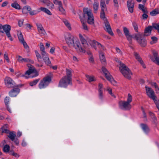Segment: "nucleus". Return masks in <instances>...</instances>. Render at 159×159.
<instances>
[{
  "instance_id": "obj_1",
  "label": "nucleus",
  "mask_w": 159,
  "mask_h": 159,
  "mask_svg": "<svg viewBox=\"0 0 159 159\" xmlns=\"http://www.w3.org/2000/svg\"><path fill=\"white\" fill-rule=\"evenodd\" d=\"M65 39L66 43L69 47H74L78 52H85L84 49L81 47L79 40L74 41V37L70 34H68L65 36Z\"/></svg>"
},
{
  "instance_id": "obj_2",
  "label": "nucleus",
  "mask_w": 159,
  "mask_h": 159,
  "mask_svg": "<svg viewBox=\"0 0 159 159\" xmlns=\"http://www.w3.org/2000/svg\"><path fill=\"white\" fill-rule=\"evenodd\" d=\"M119 63L120 66L119 68L121 72L125 77L129 79H130L131 75H132L131 70L122 62L120 61Z\"/></svg>"
},
{
  "instance_id": "obj_3",
  "label": "nucleus",
  "mask_w": 159,
  "mask_h": 159,
  "mask_svg": "<svg viewBox=\"0 0 159 159\" xmlns=\"http://www.w3.org/2000/svg\"><path fill=\"white\" fill-rule=\"evenodd\" d=\"M132 96L129 93L128 94L127 101H122L119 103L120 107L121 109L125 110H129L131 108L130 103L132 102Z\"/></svg>"
},
{
  "instance_id": "obj_4",
  "label": "nucleus",
  "mask_w": 159,
  "mask_h": 159,
  "mask_svg": "<svg viewBox=\"0 0 159 159\" xmlns=\"http://www.w3.org/2000/svg\"><path fill=\"white\" fill-rule=\"evenodd\" d=\"M100 17L104 21L105 27V28H104L105 30L111 35H113L114 34L112 31L110 24L105 16L104 10L103 9L101 10Z\"/></svg>"
},
{
  "instance_id": "obj_5",
  "label": "nucleus",
  "mask_w": 159,
  "mask_h": 159,
  "mask_svg": "<svg viewBox=\"0 0 159 159\" xmlns=\"http://www.w3.org/2000/svg\"><path fill=\"white\" fill-rule=\"evenodd\" d=\"M133 39L137 41L141 47H144L146 46L147 41L143 33H139L135 34Z\"/></svg>"
},
{
  "instance_id": "obj_6",
  "label": "nucleus",
  "mask_w": 159,
  "mask_h": 159,
  "mask_svg": "<svg viewBox=\"0 0 159 159\" xmlns=\"http://www.w3.org/2000/svg\"><path fill=\"white\" fill-rule=\"evenodd\" d=\"M29 64L28 66L29 67V69L26 71L25 75H24L23 76H25L26 78H28V77H27L26 75L29 76L31 74H32V75L30 76V77L31 78L35 77L38 76L39 75L38 73L34 67L32 65H30L31 66L29 67Z\"/></svg>"
},
{
  "instance_id": "obj_7",
  "label": "nucleus",
  "mask_w": 159,
  "mask_h": 159,
  "mask_svg": "<svg viewBox=\"0 0 159 159\" xmlns=\"http://www.w3.org/2000/svg\"><path fill=\"white\" fill-rule=\"evenodd\" d=\"M69 84H72V78L65 76L59 81L58 86L60 87L66 88Z\"/></svg>"
},
{
  "instance_id": "obj_8",
  "label": "nucleus",
  "mask_w": 159,
  "mask_h": 159,
  "mask_svg": "<svg viewBox=\"0 0 159 159\" xmlns=\"http://www.w3.org/2000/svg\"><path fill=\"white\" fill-rule=\"evenodd\" d=\"M84 17L85 15H87L88 16V19L87 20V22L90 25H93L94 24V20L93 14L91 12L88 11L87 8H84L83 9Z\"/></svg>"
},
{
  "instance_id": "obj_9",
  "label": "nucleus",
  "mask_w": 159,
  "mask_h": 159,
  "mask_svg": "<svg viewBox=\"0 0 159 159\" xmlns=\"http://www.w3.org/2000/svg\"><path fill=\"white\" fill-rule=\"evenodd\" d=\"M51 80V77L49 76L44 78L39 84V88L40 89H42L46 87L48 85Z\"/></svg>"
},
{
  "instance_id": "obj_10",
  "label": "nucleus",
  "mask_w": 159,
  "mask_h": 159,
  "mask_svg": "<svg viewBox=\"0 0 159 159\" xmlns=\"http://www.w3.org/2000/svg\"><path fill=\"white\" fill-rule=\"evenodd\" d=\"M22 86L21 84H19L17 85H15L13 88V89H11L9 93V96L11 97H16L20 93V89L19 87H21Z\"/></svg>"
},
{
  "instance_id": "obj_11",
  "label": "nucleus",
  "mask_w": 159,
  "mask_h": 159,
  "mask_svg": "<svg viewBox=\"0 0 159 159\" xmlns=\"http://www.w3.org/2000/svg\"><path fill=\"white\" fill-rule=\"evenodd\" d=\"M102 72L105 74L106 78L108 80L110 81L112 84H113L114 83L116 82L113 79L112 76L110 75L107 70L104 67H102Z\"/></svg>"
},
{
  "instance_id": "obj_12",
  "label": "nucleus",
  "mask_w": 159,
  "mask_h": 159,
  "mask_svg": "<svg viewBox=\"0 0 159 159\" xmlns=\"http://www.w3.org/2000/svg\"><path fill=\"white\" fill-rule=\"evenodd\" d=\"M2 29L3 31L5 32L7 36L11 41L13 40V39L11 36L10 33L11 30V27L9 25H2Z\"/></svg>"
},
{
  "instance_id": "obj_13",
  "label": "nucleus",
  "mask_w": 159,
  "mask_h": 159,
  "mask_svg": "<svg viewBox=\"0 0 159 159\" xmlns=\"http://www.w3.org/2000/svg\"><path fill=\"white\" fill-rule=\"evenodd\" d=\"M17 61L20 63H30L33 64L34 61L29 58H23L21 56L18 55L16 57Z\"/></svg>"
},
{
  "instance_id": "obj_14",
  "label": "nucleus",
  "mask_w": 159,
  "mask_h": 159,
  "mask_svg": "<svg viewBox=\"0 0 159 159\" xmlns=\"http://www.w3.org/2000/svg\"><path fill=\"white\" fill-rule=\"evenodd\" d=\"M123 31L124 34L129 42V43L130 44L132 43V38H133V37H134L135 34H133L132 35H130L129 30L127 28L125 27H123Z\"/></svg>"
},
{
  "instance_id": "obj_15",
  "label": "nucleus",
  "mask_w": 159,
  "mask_h": 159,
  "mask_svg": "<svg viewBox=\"0 0 159 159\" xmlns=\"http://www.w3.org/2000/svg\"><path fill=\"white\" fill-rule=\"evenodd\" d=\"M5 83L8 88L13 87L15 86L14 82L9 77H7L5 79Z\"/></svg>"
},
{
  "instance_id": "obj_16",
  "label": "nucleus",
  "mask_w": 159,
  "mask_h": 159,
  "mask_svg": "<svg viewBox=\"0 0 159 159\" xmlns=\"http://www.w3.org/2000/svg\"><path fill=\"white\" fill-rule=\"evenodd\" d=\"M79 35L80 40L82 45V46L81 45V46L82 48H83L84 49L85 51L86 52V49H88L89 48V45L87 43L86 40L84 38H83L81 34H80Z\"/></svg>"
},
{
  "instance_id": "obj_17",
  "label": "nucleus",
  "mask_w": 159,
  "mask_h": 159,
  "mask_svg": "<svg viewBox=\"0 0 159 159\" xmlns=\"http://www.w3.org/2000/svg\"><path fill=\"white\" fill-rule=\"evenodd\" d=\"M127 5L129 11L132 13L134 12V2L133 0H128Z\"/></svg>"
},
{
  "instance_id": "obj_18",
  "label": "nucleus",
  "mask_w": 159,
  "mask_h": 159,
  "mask_svg": "<svg viewBox=\"0 0 159 159\" xmlns=\"http://www.w3.org/2000/svg\"><path fill=\"white\" fill-rule=\"evenodd\" d=\"M147 95L151 99L153 98L155 95V93L153 90L151 88L148 87L147 86L145 87Z\"/></svg>"
},
{
  "instance_id": "obj_19",
  "label": "nucleus",
  "mask_w": 159,
  "mask_h": 159,
  "mask_svg": "<svg viewBox=\"0 0 159 159\" xmlns=\"http://www.w3.org/2000/svg\"><path fill=\"white\" fill-rule=\"evenodd\" d=\"M153 28L152 25V26H148L145 28L144 33L143 34V36H147L150 35L151 34Z\"/></svg>"
},
{
  "instance_id": "obj_20",
  "label": "nucleus",
  "mask_w": 159,
  "mask_h": 159,
  "mask_svg": "<svg viewBox=\"0 0 159 159\" xmlns=\"http://www.w3.org/2000/svg\"><path fill=\"white\" fill-rule=\"evenodd\" d=\"M152 53L155 58L153 61L155 63L159 66V57L157 52L155 50L152 51Z\"/></svg>"
},
{
  "instance_id": "obj_21",
  "label": "nucleus",
  "mask_w": 159,
  "mask_h": 159,
  "mask_svg": "<svg viewBox=\"0 0 159 159\" xmlns=\"http://www.w3.org/2000/svg\"><path fill=\"white\" fill-rule=\"evenodd\" d=\"M36 25L39 34L43 35L46 32L42 25L40 23H37Z\"/></svg>"
},
{
  "instance_id": "obj_22",
  "label": "nucleus",
  "mask_w": 159,
  "mask_h": 159,
  "mask_svg": "<svg viewBox=\"0 0 159 159\" xmlns=\"http://www.w3.org/2000/svg\"><path fill=\"white\" fill-rule=\"evenodd\" d=\"M42 55V56L43 59L45 63L48 65L50 66L51 64V62L47 55L46 53L45 54H44Z\"/></svg>"
},
{
  "instance_id": "obj_23",
  "label": "nucleus",
  "mask_w": 159,
  "mask_h": 159,
  "mask_svg": "<svg viewBox=\"0 0 159 159\" xmlns=\"http://www.w3.org/2000/svg\"><path fill=\"white\" fill-rule=\"evenodd\" d=\"M149 114L150 116L152 119L153 123L156 125L157 124V118L155 117L154 114L151 112H149Z\"/></svg>"
},
{
  "instance_id": "obj_24",
  "label": "nucleus",
  "mask_w": 159,
  "mask_h": 159,
  "mask_svg": "<svg viewBox=\"0 0 159 159\" xmlns=\"http://www.w3.org/2000/svg\"><path fill=\"white\" fill-rule=\"evenodd\" d=\"M88 41L89 42V43L90 44H91V43H93L95 45H98L99 48L101 47V48L103 49V50H104V49L105 47L104 46H103L101 43L96 41L95 40H89V41L88 40Z\"/></svg>"
},
{
  "instance_id": "obj_25",
  "label": "nucleus",
  "mask_w": 159,
  "mask_h": 159,
  "mask_svg": "<svg viewBox=\"0 0 159 159\" xmlns=\"http://www.w3.org/2000/svg\"><path fill=\"white\" fill-rule=\"evenodd\" d=\"M140 126L143 130L145 133H148L149 132V128L146 124H141Z\"/></svg>"
},
{
  "instance_id": "obj_26",
  "label": "nucleus",
  "mask_w": 159,
  "mask_h": 159,
  "mask_svg": "<svg viewBox=\"0 0 159 159\" xmlns=\"http://www.w3.org/2000/svg\"><path fill=\"white\" fill-rule=\"evenodd\" d=\"M31 9L30 7L28 6L24 7L22 10V12L23 14H27L29 12L31 11Z\"/></svg>"
},
{
  "instance_id": "obj_27",
  "label": "nucleus",
  "mask_w": 159,
  "mask_h": 159,
  "mask_svg": "<svg viewBox=\"0 0 159 159\" xmlns=\"http://www.w3.org/2000/svg\"><path fill=\"white\" fill-rule=\"evenodd\" d=\"M134 55L136 59L139 61L141 64H142L143 63V61L142 59V58L139 55L138 53L136 52H134Z\"/></svg>"
},
{
  "instance_id": "obj_28",
  "label": "nucleus",
  "mask_w": 159,
  "mask_h": 159,
  "mask_svg": "<svg viewBox=\"0 0 159 159\" xmlns=\"http://www.w3.org/2000/svg\"><path fill=\"white\" fill-rule=\"evenodd\" d=\"M8 124H6L4 125L1 128V129L2 130V133H6L8 134L10 132V131L6 129V128H7L8 126Z\"/></svg>"
},
{
  "instance_id": "obj_29",
  "label": "nucleus",
  "mask_w": 159,
  "mask_h": 159,
  "mask_svg": "<svg viewBox=\"0 0 159 159\" xmlns=\"http://www.w3.org/2000/svg\"><path fill=\"white\" fill-rule=\"evenodd\" d=\"M16 136V134L14 133L13 131H10L8 135V137L12 141H14Z\"/></svg>"
},
{
  "instance_id": "obj_30",
  "label": "nucleus",
  "mask_w": 159,
  "mask_h": 159,
  "mask_svg": "<svg viewBox=\"0 0 159 159\" xmlns=\"http://www.w3.org/2000/svg\"><path fill=\"white\" fill-rule=\"evenodd\" d=\"M159 13V9L156 8L150 12V14L151 16H155Z\"/></svg>"
},
{
  "instance_id": "obj_31",
  "label": "nucleus",
  "mask_w": 159,
  "mask_h": 159,
  "mask_svg": "<svg viewBox=\"0 0 159 159\" xmlns=\"http://www.w3.org/2000/svg\"><path fill=\"white\" fill-rule=\"evenodd\" d=\"M11 5L12 7L18 10L21 9L20 6L16 2L11 3Z\"/></svg>"
},
{
  "instance_id": "obj_32",
  "label": "nucleus",
  "mask_w": 159,
  "mask_h": 159,
  "mask_svg": "<svg viewBox=\"0 0 159 159\" xmlns=\"http://www.w3.org/2000/svg\"><path fill=\"white\" fill-rule=\"evenodd\" d=\"M100 59L102 63L104 64L106 62L105 56L103 53H100L99 54Z\"/></svg>"
},
{
  "instance_id": "obj_33",
  "label": "nucleus",
  "mask_w": 159,
  "mask_h": 159,
  "mask_svg": "<svg viewBox=\"0 0 159 159\" xmlns=\"http://www.w3.org/2000/svg\"><path fill=\"white\" fill-rule=\"evenodd\" d=\"M86 77L87 79L88 80L89 82L94 81L96 80V79L93 76H90L88 75H86Z\"/></svg>"
},
{
  "instance_id": "obj_34",
  "label": "nucleus",
  "mask_w": 159,
  "mask_h": 159,
  "mask_svg": "<svg viewBox=\"0 0 159 159\" xmlns=\"http://www.w3.org/2000/svg\"><path fill=\"white\" fill-rule=\"evenodd\" d=\"M40 9L41 11L45 12L49 15H52V13L50 11L46 8L41 7L40 8Z\"/></svg>"
},
{
  "instance_id": "obj_35",
  "label": "nucleus",
  "mask_w": 159,
  "mask_h": 159,
  "mask_svg": "<svg viewBox=\"0 0 159 159\" xmlns=\"http://www.w3.org/2000/svg\"><path fill=\"white\" fill-rule=\"evenodd\" d=\"M17 35L18 39L20 43L25 41L23 35L21 32L18 33Z\"/></svg>"
},
{
  "instance_id": "obj_36",
  "label": "nucleus",
  "mask_w": 159,
  "mask_h": 159,
  "mask_svg": "<svg viewBox=\"0 0 159 159\" xmlns=\"http://www.w3.org/2000/svg\"><path fill=\"white\" fill-rule=\"evenodd\" d=\"M99 4L98 3L95 2L93 5V10L94 13H96L98 8Z\"/></svg>"
},
{
  "instance_id": "obj_37",
  "label": "nucleus",
  "mask_w": 159,
  "mask_h": 159,
  "mask_svg": "<svg viewBox=\"0 0 159 159\" xmlns=\"http://www.w3.org/2000/svg\"><path fill=\"white\" fill-rule=\"evenodd\" d=\"M40 49L41 51V53L42 55L44 54H45L46 53L45 51L44 46L42 43L40 44Z\"/></svg>"
},
{
  "instance_id": "obj_38",
  "label": "nucleus",
  "mask_w": 159,
  "mask_h": 159,
  "mask_svg": "<svg viewBox=\"0 0 159 159\" xmlns=\"http://www.w3.org/2000/svg\"><path fill=\"white\" fill-rule=\"evenodd\" d=\"M100 6L101 10L106 9V5L105 3L104 0H101L100 3Z\"/></svg>"
},
{
  "instance_id": "obj_39",
  "label": "nucleus",
  "mask_w": 159,
  "mask_h": 159,
  "mask_svg": "<svg viewBox=\"0 0 159 159\" xmlns=\"http://www.w3.org/2000/svg\"><path fill=\"white\" fill-rule=\"evenodd\" d=\"M138 8L139 9L141 10L143 12H146V10H147V8L146 7H144V5H142L141 4H139V5Z\"/></svg>"
},
{
  "instance_id": "obj_40",
  "label": "nucleus",
  "mask_w": 159,
  "mask_h": 159,
  "mask_svg": "<svg viewBox=\"0 0 159 159\" xmlns=\"http://www.w3.org/2000/svg\"><path fill=\"white\" fill-rule=\"evenodd\" d=\"M132 25L134 27V29L136 32H138V27L137 23L135 21H134L132 22Z\"/></svg>"
},
{
  "instance_id": "obj_41",
  "label": "nucleus",
  "mask_w": 159,
  "mask_h": 159,
  "mask_svg": "<svg viewBox=\"0 0 159 159\" xmlns=\"http://www.w3.org/2000/svg\"><path fill=\"white\" fill-rule=\"evenodd\" d=\"M66 75L68 77L72 78L71 71L70 69H66Z\"/></svg>"
},
{
  "instance_id": "obj_42",
  "label": "nucleus",
  "mask_w": 159,
  "mask_h": 159,
  "mask_svg": "<svg viewBox=\"0 0 159 159\" xmlns=\"http://www.w3.org/2000/svg\"><path fill=\"white\" fill-rule=\"evenodd\" d=\"M39 80V79H36L35 80H33L32 81L30 82L29 83V84L30 86H33L37 84L38 83Z\"/></svg>"
},
{
  "instance_id": "obj_43",
  "label": "nucleus",
  "mask_w": 159,
  "mask_h": 159,
  "mask_svg": "<svg viewBox=\"0 0 159 159\" xmlns=\"http://www.w3.org/2000/svg\"><path fill=\"white\" fill-rule=\"evenodd\" d=\"M21 43L23 44L24 48L26 49V51L28 52H29V47L25 41H24L21 42Z\"/></svg>"
},
{
  "instance_id": "obj_44",
  "label": "nucleus",
  "mask_w": 159,
  "mask_h": 159,
  "mask_svg": "<svg viewBox=\"0 0 159 159\" xmlns=\"http://www.w3.org/2000/svg\"><path fill=\"white\" fill-rule=\"evenodd\" d=\"M59 10L62 14H64L65 13V10L62 7V3L61 4L60 2V5H59L58 7Z\"/></svg>"
},
{
  "instance_id": "obj_45",
  "label": "nucleus",
  "mask_w": 159,
  "mask_h": 159,
  "mask_svg": "<svg viewBox=\"0 0 159 159\" xmlns=\"http://www.w3.org/2000/svg\"><path fill=\"white\" fill-rule=\"evenodd\" d=\"M35 53L36 57L38 59V61L41 62V55L38 51L36 50L35 51Z\"/></svg>"
},
{
  "instance_id": "obj_46",
  "label": "nucleus",
  "mask_w": 159,
  "mask_h": 159,
  "mask_svg": "<svg viewBox=\"0 0 159 159\" xmlns=\"http://www.w3.org/2000/svg\"><path fill=\"white\" fill-rule=\"evenodd\" d=\"M63 21L65 25L67 26V27L70 30L71 28L70 27V24L69 23L68 21L66 19H64L63 20Z\"/></svg>"
},
{
  "instance_id": "obj_47",
  "label": "nucleus",
  "mask_w": 159,
  "mask_h": 159,
  "mask_svg": "<svg viewBox=\"0 0 159 159\" xmlns=\"http://www.w3.org/2000/svg\"><path fill=\"white\" fill-rule=\"evenodd\" d=\"M10 147L8 145L6 144L4 146L3 148V151L4 152H7L9 150Z\"/></svg>"
},
{
  "instance_id": "obj_48",
  "label": "nucleus",
  "mask_w": 159,
  "mask_h": 159,
  "mask_svg": "<svg viewBox=\"0 0 159 159\" xmlns=\"http://www.w3.org/2000/svg\"><path fill=\"white\" fill-rule=\"evenodd\" d=\"M152 25L153 28L157 30L159 34V24L153 23Z\"/></svg>"
},
{
  "instance_id": "obj_49",
  "label": "nucleus",
  "mask_w": 159,
  "mask_h": 159,
  "mask_svg": "<svg viewBox=\"0 0 159 159\" xmlns=\"http://www.w3.org/2000/svg\"><path fill=\"white\" fill-rule=\"evenodd\" d=\"M10 98L8 97H6L5 98L4 102L6 107L8 106V104L10 101Z\"/></svg>"
},
{
  "instance_id": "obj_50",
  "label": "nucleus",
  "mask_w": 159,
  "mask_h": 159,
  "mask_svg": "<svg viewBox=\"0 0 159 159\" xmlns=\"http://www.w3.org/2000/svg\"><path fill=\"white\" fill-rule=\"evenodd\" d=\"M146 12H143V14L142 15V18L143 19H146L148 17V16L147 15L148 13V11L147 10H146Z\"/></svg>"
},
{
  "instance_id": "obj_51",
  "label": "nucleus",
  "mask_w": 159,
  "mask_h": 159,
  "mask_svg": "<svg viewBox=\"0 0 159 159\" xmlns=\"http://www.w3.org/2000/svg\"><path fill=\"white\" fill-rule=\"evenodd\" d=\"M98 97L99 98L102 100L103 98V94L102 90V91H98Z\"/></svg>"
},
{
  "instance_id": "obj_52",
  "label": "nucleus",
  "mask_w": 159,
  "mask_h": 159,
  "mask_svg": "<svg viewBox=\"0 0 159 159\" xmlns=\"http://www.w3.org/2000/svg\"><path fill=\"white\" fill-rule=\"evenodd\" d=\"M81 21L82 24L83 29L85 30H88V27L86 24L84 22L82 21Z\"/></svg>"
},
{
  "instance_id": "obj_53",
  "label": "nucleus",
  "mask_w": 159,
  "mask_h": 159,
  "mask_svg": "<svg viewBox=\"0 0 159 159\" xmlns=\"http://www.w3.org/2000/svg\"><path fill=\"white\" fill-rule=\"evenodd\" d=\"M38 13V12L36 10H33L32 11H29L30 14L31 15H34L37 14Z\"/></svg>"
},
{
  "instance_id": "obj_54",
  "label": "nucleus",
  "mask_w": 159,
  "mask_h": 159,
  "mask_svg": "<svg viewBox=\"0 0 159 159\" xmlns=\"http://www.w3.org/2000/svg\"><path fill=\"white\" fill-rule=\"evenodd\" d=\"M4 59L6 60L7 62L9 63V60L8 56V54L6 52H5L4 54Z\"/></svg>"
},
{
  "instance_id": "obj_55",
  "label": "nucleus",
  "mask_w": 159,
  "mask_h": 159,
  "mask_svg": "<svg viewBox=\"0 0 159 159\" xmlns=\"http://www.w3.org/2000/svg\"><path fill=\"white\" fill-rule=\"evenodd\" d=\"M152 86H154L155 87V88L156 89H158V92H157V93H159V88L158 87L157 83L155 82L152 83Z\"/></svg>"
},
{
  "instance_id": "obj_56",
  "label": "nucleus",
  "mask_w": 159,
  "mask_h": 159,
  "mask_svg": "<svg viewBox=\"0 0 159 159\" xmlns=\"http://www.w3.org/2000/svg\"><path fill=\"white\" fill-rule=\"evenodd\" d=\"M113 2L115 7L117 9H118L119 7V5L117 2V0H113Z\"/></svg>"
},
{
  "instance_id": "obj_57",
  "label": "nucleus",
  "mask_w": 159,
  "mask_h": 159,
  "mask_svg": "<svg viewBox=\"0 0 159 159\" xmlns=\"http://www.w3.org/2000/svg\"><path fill=\"white\" fill-rule=\"evenodd\" d=\"M154 97V98H153L152 99L153 100L154 102L155 103L156 105L159 103V101L156 99L157 97L156 96H155Z\"/></svg>"
},
{
  "instance_id": "obj_58",
  "label": "nucleus",
  "mask_w": 159,
  "mask_h": 159,
  "mask_svg": "<svg viewBox=\"0 0 159 159\" xmlns=\"http://www.w3.org/2000/svg\"><path fill=\"white\" fill-rule=\"evenodd\" d=\"M24 20H19L18 21V25L20 27H21L23 24Z\"/></svg>"
},
{
  "instance_id": "obj_59",
  "label": "nucleus",
  "mask_w": 159,
  "mask_h": 159,
  "mask_svg": "<svg viewBox=\"0 0 159 159\" xmlns=\"http://www.w3.org/2000/svg\"><path fill=\"white\" fill-rule=\"evenodd\" d=\"M47 5L48 6L52 8H54V4L50 1L49 2H48Z\"/></svg>"
},
{
  "instance_id": "obj_60",
  "label": "nucleus",
  "mask_w": 159,
  "mask_h": 159,
  "mask_svg": "<svg viewBox=\"0 0 159 159\" xmlns=\"http://www.w3.org/2000/svg\"><path fill=\"white\" fill-rule=\"evenodd\" d=\"M151 39L152 40V41H153L154 43H156L157 41V38L155 36H153L151 37Z\"/></svg>"
},
{
  "instance_id": "obj_61",
  "label": "nucleus",
  "mask_w": 159,
  "mask_h": 159,
  "mask_svg": "<svg viewBox=\"0 0 159 159\" xmlns=\"http://www.w3.org/2000/svg\"><path fill=\"white\" fill-rule=\"evenodd\" d=\"M103 85L102 84L100 83L98 84V91H102V90Z\"/></svg>"
},
{
  "instance_id": "obj_62",
  "label": "nucleus",
  "mask_w": 159,
  "mask_h": 159,
  "mask_svg": "<svg viewBox=\"0 0 159 159\" xmlns=\"http://www.w3.org/2000/svg\"><path fill=\"white\" fill-rule=\"evenodd\" d=\"M60 2L61 4L62 3L61 1H58V0H54L53 1V2L55 4H58V5H60Z\"/></svg>"
},
{
  "instance_id": "obj_63",
  "label": "nucleus",
  "mask_w": 159,
  "mask_h": 159,
  "mask_svg": "<svg viewBox=\"0 0 159 159\" xmlns=\"http://www.w3.org/2000/svg\"><path fill=\"white\" fill-rule=\"evenodd\" d=\"M41 2H43L44 3L46 4V5L48 3V2H49V0H39Z\"/></svg>"
},
{
  "instance_id": "obj_64",
  "label": "nucleus",
  "mask_w": 159,
  "mask_h": 159,
  "mask_svg": "<svg viewBox=\"0 0 159 159\" xmlns=\"http://www.w3.org/2000/svg\"><path fill=\"white\" fill-rule=\"evenodd\" d=\"M11 154L17 158H18L19 157L18 154L14 152H13L12 154Z\"/></svg>"
}]
</instances>
